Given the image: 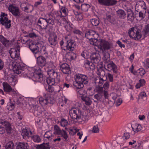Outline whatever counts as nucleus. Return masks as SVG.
<instances>
[{"label":"nucleus","instance_id":"nucleus-1","mask_svg":"<svg viewBox=\"0 0 149 149\" xmlns=\"http://www.w3.org/2000/svg\"><path fill=\"white\" fill-rule=\"evenodd\" d=\"M85 37L86 38L90 40L93 44L95 45H96L97 40V38L98 37V34L92 30H90L87 31L85 33Z\"/></svg>","mask_w":149,"mask_h":149},{"label":"nucleus","instance_id":"nucleus-2","mask_svg":"<svg viewBox=\"0 0 149 149\" xmlns=\"http://www.w3.org/2000/svg\"><path fill=\"white\" fill-rule=\"evenodd\" d=\"M96 46H97L102 52H104V51L110 49L112 47V45L107 41L102 40L100 41H97Z\"/></svg>","mask_w":149,"mask_h":149},{"label":"nucleus","instance_id":"nucleus-3","mask_svg":"<svg viewBox=\"0 0 149 149\" xmlns=\"http://www.w3.org/2000/svg\"><path fill=\"white\" fill-rule=\"evenodd\" d=\"M12 66L13 71L15 73L17 74L21 73L22 71L24 70L25 68L22 63L16 61H14L12 63Z\"/></svg>","mask_w":149,"mask_h":149},{"label":"nucleus","instance_id":"nucleus-4","mask_svg":"<svg viewBox=\"0 0 149 149\" xmlns=\"http://www.w3.org/2000/svg\"><path fill=\"white\" fill-rule=\"evenodd\" d=\"M81 113V111L78 108H73L69 111V115L71 118L74 121H77Z\"/></svg>","mask_w":149,"mask_h":149},{"label":"nucleus","instance_id":"nucleus-5","mask_svg":"<svg viewBox=\"0 0 149 149\" xmlns=\"http://www.w3.org/2000/svg\"><path fill=\"white\" fill-rule=\"evenodd\" d=\"M0 22L1 23L4 25L6 28H10L11 26V21L8 20L7 17V15L5 13H2L1 15Z\"/></svg>","mask_w":149,"mask_h":149},{"label":"nucleus","instance_id":"nucleus-6","mask_svg":"<svg viewBox=\"0 0 149 149\" xmlns=\"http://www.w3.org/2000/svg\"><path fill=\"white\" fill-rule=\"evenodd\" d=\"M130 37L135 40H139L141 37V34L136 28H131L130 29L128 32Z\"/></svg>","mask_w":149,"mask_h":149},{"label":"nucleus","instance_id":"nucleus-7","mask_svg":"<svg viewBox=\"0 0 149 149\" xmlns=\"http://www.w3.org/2000/svg\"><path fill=\"white\" fill-rule=\"evenodd\" d=\"M54 134H55L60 135L63 137L64 139L66 140L68 136L66 132L64 130H61L59 127L57 125H55L54 127Z\"/></svg>","mask_w":149,"mask_h":149},{"label":"nucleus","instance_id":"nucleus-8","mask_svg":"<svg viewBox=\"0 0 149 149\" xmlns=\"http://www.w3.org/2000/svg\"><path fill=\"white\" fill-rule=\"evenodd\" d=\"M104 67L106 70L109 71L112 70L113 73H116L117 72L116 66L113 62H111L110 63H105L104 65Z\"/></svg>","mask_w":149,"mask_h":149},{"label":"nucleus","instance_id":"nucleus-9","mask_svg":"<svg viewBox=\"0 0 149 149\" xmlns=\"http://www.w3.org/2000/svg\"><path fill=\"white\" fill-rule=\"evenodd\" d=\"M25 42L29 43V47L32 52L35 54V56L36 57V54L39 53V48L38 46L34 42L32 41H29L28 40Z\"/></svg>","mask_w":149,"mask_h":149},{"label":"nucleus","instance_id":"nucleus-10","mask_svg":"<svg viewBox=\"0 0 149 149\" xmlns=\"http://www.w3.org/2000/svg\"><path fill=\"white\" fill-rule=\"evenodd\" d=\"M8 9L9 11L14 16L17 17L20 16L21 13L18 7L13 6V5H10L9 6Z\"/></svg>","mask_w":149,"mask_h":149},{"label":"nucleus","instance_id":"nucleus-11","mask_svg":"<svg viewBox=\"0 0 149 149\" xmlns=\"http://www.w3.org/2000/svg\"><path fill=\"white\" fill-rule=\"evenodd\" d=\"M67 44L66 45V49H63L64 50L73 51L76 47V43L72 40H67Z\"/></svg>","mask_w":149,"mask_h":149},{"label":"nucleus","instance_id":"nucleus-12","mask_svg":"<svg viewBox=\"0 0 149 149\" xmlns=\"http://www.w3.org/2000/svg\"><path fill=\"white\" fill-rule=\"evenodd\" d=\"M46 18L40 17L37 22V25L41 29L46 30L47 29V24Z\"/></svg>","mask_w":149,"mask_h":149},{"label":"nucleus","instance_id":"nucleus-13","mask_svg":"<svg viewBox=\"0 0 149 149\" xmlns=\"http://www.w3.org/2000/svg\"><path fill=\"white\" fill-rule=\"evenodd\" d=\"M98 1L100 4L107 6L115 5L117 2L116 0H98Z\"/></svg>","mask_w":149,"mask_h":149},{"label":"nucleus","instance_id":"nucleus-14","mask_svg":"<svg viewBox=\"0 0 149 149\" xmlns=\"http://www.w3.org/2000/svg\"><path fill=\"white\" fill-rule=\"evenodd\" d=\"M75 78L83 84H86L88 82V78L86 75L78 74L76 75Z\"/></svg>","mask_w":149,"mask_h":149},{"label":"nucleus","instance_id":"nucleus-15","mask_svg":"<svg viewBox=\"0 0 149 149\" xmlns=\"http://www.w3.org/2000/svg\"><path fill=\"white\" fill-rule=\"evenodd\" d=\"M32 80L35 81H38L40 82H42L44 77L43 74L41 72H36L34 73L32 77Z\"/></svg>","mask_w":149,"mask_h":149},{"label":"nucleus","instance_id":"nucleus-16","mask_svg":"<svg viewBox=\"0 0 149 149\" xmlns=\"http://www.w3.org/2000/svg\"><path fill=\"white\" fill-rule=\"evenodd\" d=\"M60 69L64 74H70L71 73L70 68L69 65L67 63L62 64L61 65Z\"/></svg>","mask_w":149,"mask_h":149},{"label":"nucleus","instance_id":"nucleus-17","mask_svg":"<svg viewBox=\"0 0 149 149\" xmlns=\"http://www.w3.org/2000/svg\"><path fill=\"white\" fill-rule=\"evenodd\" d=\"M90 59L92 62H93L94 63L97 64L100 61V55L98 53L92 54L90 56Z\"/></svg>","mask_w":149,"mask_h":149},{"label":"nucleus","instance_id":"nucleus-18","mask_svg":"<svg viewBox=\"0 0 149 149\" xmlns=\"http://www.w3.org/2000/svg\"><path fill=\"white\" fill-rule=\"evenodd\" d=\"M37 61L38 64L42 67L45 66L47 63L46 58L43 56L37 57Z\"/></svg>","mask_w":149,"mask_h":149},{"label":"nucleus","instance_id":"nucleus-19","mask_svg":"<svg viewBox=\"0 0 149 149\" xmlns=\"http://www.w3.org/2000/svg\"><path fill=\"white\" fill-rule=\"evenodd\" d=\"M9 53L11 57L15 60H17L19 58V54L17 52L16 49L14 48H11L9 51Z\"/></svg>","mask_w":149,"mask_h":149},{"label":"nucleus","instance_id":"nucleus-20","mask_svg":"<svg viewBox=\"0 0 149 149\" xmlns=\"http://www.w3.org/2000/svg\"><path fill=\"white\" fill-rule=\"evenodd\" d=\"M47 74L50 77H56V79L57 80L58 82H59L60 79L58 76V74L53 69H50L48 70Z\"/></svg>","mask_w":149,"mask_h":149},{"label":"nucleus","instance_id":"nucleus-21","mask_svg":"<svg viewBox=\"0 0 149 149\" xmlns=\"http://www.w3.org/2000/svg\"><path fill=\"white\" fill-rule=\"evenodd\" d=\"M106 18L108 21L113 24L116 23L115 19L113 17L111 13L108 11L106 14Z\"/></svg>","mask_w":149,"mask_h":149},{"label":"nucleus","instance_id":"nucleus-22","mask_svg":"<svg viewBox=\"0 0 149 149\" xmlns=\"http://www.w3.org/2000/svg\"><path fill=\"white\" fill-rule=\"evenodd\" d=\"M57 37L56 36H50L48 38V41L49 43L52 46H55L56 45Z\"/></svg>","mask_w":149,"mask_h":149},{"label":"nucleus","instance_id":"nucleus-23","mask_svg":"<svg viewBox=\"0 0 149 149\" xmlns=\"http://www.w3.org/2000/svg\"><path fill=\"white\" fill-rule=\"evenodd\" d=\"M66 59L70 61H71L75 59L76 57V55L72 51L67 52L65 54Z\"/></svg>","mask_w":149,"mask_h":149},{"label":"nucleus","instance_id":"nucleus-24","mask_svg":"<svg viewBox=\"0 0 149 149\" xmlns=\"http://www.w3.org/2000/svg\"><path fill=\"white\" fill-rule=\"evenodd\" d=\"M73 86L77 89H81L84 87V84L77 79L76 78L73 82Z\"/></svg>","mask_w":149,"mask_h":149},{"label":"nucleus","instance_id":"nucleus-25","mask_svg":"<svg viewBox=\"0 0 149 149\" xmlns=\"http://www.w3.org/2000/svg\"><path fill=\"white\" fill-rule=\"evenodd\" d=\"M49 144V142L43 143L40 145H36V148L37 149H50Z\"/></svg>","mask_w":149,"mask_h":149},{"label":"nucleus","instance_id":"nucleus-26","mask_svg":"<svg viewBox=\"0 0 149 149\" xmlns=\"http://www.w3.org/2000/svg\"><path fill=\"white\" fill-rule=\"evenodd\" d=\"M0 41L6 47L9 46L10 45L9 41L2 35H0Z\"/></svg>","mask_w":149,"mask_h":149},{"label":"nucleus","instance_id":"nucleus-27","mask_svg":"<svg viewBox=\"0 0 149 149\" xmlns=\"http://www.w3.org/2000/svg\"><path fill=\"white\" fill-rule=\"evenodd\" d=\"M55 77L51 78V77L47 78L46 80V82L48 85L52 86L53 85H56L55 84L56 83H57L58 81L55 79Z\"/></svg>","mask_w":149,"mask_h":149},{"label":"nucleus","instance_id":"nucleus-28","mask_svg":"<svg viewBox=\"0 0 149 149\" xmlns=\"http://www.w3.org/2000/svg\"><path fill=\"white\" fill-rule=\"evenodd\" d=\"M22 131V132L21 134L24 139H26L29 137L30 133H31V134H32V132L30 130L26 128H23Z\"/></svg>","mask_w":149,"mask_h":149},{"label":"nucleus","instance_id":"nucleus-29","mask_svg":"<svg viewBox=\"0 0 149 149\" xmlns=\"http://www.w3.org/2000/svg\"><path fill=\"white\" fill-rule=\"evenodd\" d=\"M1 123L5 127L7 133H10L12 128L10 123L7 121H5L3 122H1Z\"/></svg>","mask_w":149,"mask_h":149},{"label":"nucleus","instance_id":"nucleus-30","mask_svg":"<svg viewBox=\"0 0 149 149\" xmlns=\"http://www.w3.org/2000/svg\"><path fill=\"white\" fill-rule=\"evenodd\" d=\"M33 113L35 116H40L42 110L40 107L35 105L33 107Z\"/></svg>","mask_w":149,"mask_h":149},{"label":"nucleus","instance_id":"nucleus-31","mask_svg":"<svg viewBox=\"0 0 149 149\" xmlns=\"http://www.w3.org/2000/svg\"><path fill=\"white\" fill-rule=\"evenodd\" d=\"M28 144L26 143L20 142L16 147V149H28Z\"/></svg>","mask_w":149,"mask_h":149},{"label":"nucleus","instance_id":"nucleus-32","mask_svg":"<svg viewBox=\"0 0 149 149\" xmlns=\"http://www.w3.org/2000/svg\"><path fill=\"white\" fill-rule=\"evenodd\" d=\"M3 85L4 91L7 93H10L12 91V88L11 86L6 82H3Z\"/></svg>","mask_w":149,"mask_h":149},{"label":"nucleus","instance_id":"nucleus-33","mask_svg":"<svg viewBox=\"0 0 149 149\" xmlns=\"http://www.w3.org/2000/svg\"><path fill=\"white\" fill-rule=\"evenodd\" d=\"M47 95V94L44 93L43 97L45 98V99L42 97H40L39 98V102L41 105L43 106L47 104V101L46 99V96Z\"/></svg>","mask_w":149,"mask_h":149},{"label":"nucleus","instance_id":"nucleus-34","mask_svg":"<svg viewBox=\"0 0 149 149\" xmlns=\"http://www.w3.org/2000/svg\"><path fill=\"white\" fill-rule=\"evenodd\" d=\"M93 62L86 60L85 62V65L88 67L91 70H93L95 68V66Z\"/></svg>","mask_w":149,"mask_h":149},{"label":"nucleus","instance_id":"nucleus-35","mask_svg":"<svg viewBox=\"0 0 149 149\" xmlns=\"http://www.w3.org/2000/svg\"><path fill=\"white\" fill-rule=\"evenodd\" d=\"M117 16L120 19H124L126 17V14L125 11L120 9L117 11Z\"/></svg>","mask_w":149,"mask_h":149},{"label":"nucleus","instance_id":"nucleus-36","mask_svg":"<svg viewBox=\"0 0 149 149\" xmlns=\"http://www.w3.org/2000/svg\"><path fill=\"white\" fill-rule=\"evenodd\" d=\"M82 100L85 102V104L87 105H91L92 103V101L91 99L89 97L85 96L81 97Z\"/></svg>","mask_w":149,"mask_h":149},{"label":"nucleus","instance_id":"nucleus-37","mask_svg":"<svg viewBox=\"0 0 149 149\" xmlns=\"http://www.w3.org/2000/svg\"><path fill=\"white\" fill-rule=\"evenodd\" d=\"M133 130L135 132H137L140 131L141 129V127L140 125L136 124L135 125L132 126Z\"/></svg>","mask_w":149,"mask_h":149},{"label":"nucleus","instance_id":"nucleus-38","mask_svg":"<svg viewBox=\"0 0 149 149\" xmlns=\"http://www.w3.org/2000/svg\"><path fill=\"white\" fill-rule=\"evenodd\" d=\"M79 119L77 121L82 122V121H87L88 119V117L87 116L83 115L81 114V112L80 113V114L79 117Z\"/></svg>","mask_w":149,"mask_h":149},{"label":"nucleus","instance_id":"nucleus-39","mask_svg":"<svg viewBox=\"0 0 149 149\" xmlns=\"http://www.w3.org/2000/svg\"><path fill=\"white\" fill-rule=\"evenodd\" d=\"M102 96V94L100 93H98L94 95L93 99L94 102H97L98 101L100 100Z\"/></svg>","mask_w":149,"mask_h":149},{"label":"nucleus","instance_id":"nucleus-40","mask_svg":"<svg viewBox=\"0 0 149 149\" xmlns=\"http://www.w3.org/2000/svg\"><path fill=\"white\" fill-rule=\"evenodd\" d=\"M97 73L98 76L100 77H104L105 75L104 70L102 68H100L97 70Z\"/></svg>","mask_w":149,"mask_h":149},{"label":"nucleus","instance_id":"nucleus-41","mask_svg":"<svg viewBox=\"0 0 149 149\" xmlns=\"http://www.w3.org/2000/svg\"><path fill=\"white\" fill-rule=\"evenodd\" d=\"M46 20L47 22V24L48 23L52 25H53L54 24V20L53 18L52 15H50L49 16V17L46 18Z\"/></svg>","mask_w":149,"mask_h":149},{"label":"nucleus","instance_id":"nucleus-42","mask_svg":"<svg viewBox=\"0 0 149 149\" xmlns=\"http://www.w3.org/2000/svg\"><path fill=\"white\" fill-rule=\"evenodd\" d=\"M47 95L46 96L47 100V104L48 103L53 104L55 102V100L53 97L49 96L47 94Z\"/></svg>","mask_w":149,"mask_h":149},{"label":"nucleus","instance_id":"nucleus-43","mask_svg":"<svg viewBox=\"0 0 149 149\" xmlns=\"http://www.w3.org/2000/svg\"><path fill=\"white\" fill-rule=\"evenodd\" d=\"M90 7V6L89 4L84 3L81 5V9L83 11H86L88 10Z\"/></svg>","mask_w":149,"mask_h":149},{"label":"nucleus","instance_id":"nucleus-44","mask_svg":"<svg viewBox=\"0 0 149 149\" xmlns=\"http://www.w3.org/2000/svg\"><path fill=\"white\" fill-rule=\"evenodd\" d=\"M149 32V24H148L145 26L143 31V33H144V36L145 37H146L148 35Z\"/></svg>","mask_w":149,"mask_h":149},{"label":"nucleus","instance_id":"nucleus-45","mask_svg":"<svg viewBox=\"0 0 149 149\" xmlns=\"http://www.w3.org/2000/svg\"><path fill=\"white\" fill-rule=\"evenodd\" d=\"M31 139L35 142L39 143L41 141L40 137L38 135H34L31 137Z\"/></svg>","mask_w":149,"mask_h":149},{"label":"nucleus","instance_id":"nucleus-46","mask_svg":"<svg viewBox=\"0 0 149 149\" xmlns=\"http://www.w3.org/2000/svg\"><path fill=\"white\" fill-rule=\"evenodd\" d=\"M14 148V144L12 141H10L5 146L6 149H13Z\"/></svg>","mask_w":149,"mask_h":149},{"label":"nucleus","instance_id":"nucleus-47","mask_svg":"<svg viewBox=\"0 0 149 149\" xmlns=\"http://www.w3.org/2000/svg\"><path fill=\"white\" fill-rule=\"evenodd\" d=\"M91 22L93 25L94 26H97L100 23L99 20L95 18L91 19Z\"/></svg>","mask_w":149,"mask_h":149},{"label":"nucleus","instance_id":"nucleus-48","mask_svg":"<svg viewBox=\"0 0 149 149\" xmlns=\"http://www.w3.org/2000/svg\"><path fill=\"white\" fill-rule=\"evenodd\" d=\"M44 136L45 138H46L49 139L52 137L53 136L51 133V131H47L45 133Z\"/></svg>","mask_w":149,"mask_h":149},{"label":"nucleus","instance_id":"nucleus-49","mask_svg":"<svg viewBox=\"0 0 149 149\" xmlns=\"http://www.w3.org/2000/svg\"><path fill=\"white\" fill-rule=\"evenodd\" d=\"M46 90L48 92L52 93L54 91L53 88L50 85H47L45 86Z\"/></svg>","mask_w":149,"mask_h":149},{"label":"nucleus","instance_id":"nucleus-50","mask_svg":"<svg viewBox=\"0 0 149 149\" xmlns=\"http://www.w3.org/2000/svg\"><path fill=\"white\" fill-rule=\"evenodd\" d=\"M68 121L64 118L61 119L60 121L61 125V126L65 127L68 124Z\"/></svg>","mask_w":149,"mask_h":149},{"label":"nucleus","instance_id":"nucleus-51","mask_svg":"<svg viewBox=\"0 0 149 149\" xmlns=\"http://www.w3.org/2000/svg\"><path fill=\"white\" fill-rule=\"evenodd\" d=\"M81 55L84 58L87 59L89 57V53L86 50H84L81 53Z\"/></svg>","mask_w":149,"mask_h":149},{"label":"nucleus","instance_id":"nucleus-52","mask_svg":"<svg viewBox=\"0 0 149 149\" xmlns=\"http://www.w3.org/2000/svg\"><path fill=\"white\" fill-rule=\"evenodd\" d=\"M15 104L9 102L8 103L7 106V108L8 110H12L14 109L15 108Z\"/></svg>","mask_w":149,"mask_h":149},{"label":"nucleus","instance_id":"nucleus-53","mask_svg":"<svg viewBox=\"0 0 149 149\" xmlns=\"http://www.w3.org/2000/svg\"><path fill=\"white\" fill-rule=\"evenodd\" d=\"M68 10L65 7L63 6L61 7L60 11L63 13L65 16H66L68 15Z\"/></svg>","mask_w":149,"mask_h":149},{"label":"nucleus","instance_id":"nucleus-54","mask_svg":"<svg viewBox=\"0 0 149 149\" xmlns=\"http://www.w3.org/2000/svg\"><path fill=\"white\" fill-rule=\"evenodd\" d=\"M92 131L93 133H98L99 132V128L98 125H97L93 126Z\"/></svg>","mask_w":149,"mask_h":149},{"label":"nucleus","instance_id":"nucleus-55","mask_svg":"<svg viewBox=\"0 0 149 149\" xmlns=\"http://www.w3.org/2000/svg\"><path fill=\"white\" fill-rule=\"evenodd\" d=\"M46 48L45 46H42V48H41L40 51L41 53H42V54L44 55H45V56L46 57L47 56V54L45 52Z\"/></svg>","mask_w":149,"mask_h":149},{"label":"nucleus","instance_id":"nucleus-56","mask_svg":"<svg viewBox=\"0 0 149 149\" xmlns=\"http://www.w3.org/2000/svg\"><path fill=\"white\" fill-rule=\"evenodd\" d=\"M96 90L98 93H100L103 95V92L104 91L102 87H100L99 86L96 87Z\"/></svg>","mask_w":149,"mask_h":149},{"label":"nucleus","instance_id":"nucleus-57","mask_svg":"<svg viewBox=\"0 0 149 149\" xmlns=\"http://www.w3.org/2000/svg\"><path fill=\"white\" fill-rule=\"evenodd\" d=\"M104 81L103 78H99L98 79H97L95 80V83L97 81L99 85L100 86H101L104 83Z\"/></svg>","mask_w":149,"mask_h":149},{"label":"nucleus","instance_id":"nucleus-58","mask_svg":"<svg viewBox=\"0 0 149 149\" xmlns=\"http://www.w3.org/2000/svg\"><path fill=\"white\" fill-rule=\"evenodd\" d=\"M146 93L144 92H141L139 94L138 97V99H143L144 97H146Z\"/></svg>","mask_w":149,"mask_h":149},{"label":"nucleus","instance_id":"nucleus-59","mask_svg":"<svg viewBox=\"0 0 149 149\" xmlns=\"http://www.w3.org/2000/svg\"><path fill=\"white\" fill-rule=\"evenodd\" d=\"M144 65L146 69H148L149 68V59H146L144 62H143Z\"/></svg>","mask_w":149,"mask_h":149},{"label":"nucleus","instance_id":"nucleus-60","mask_svg":"<svg viewBox=\"0 0 149 149\" xmlns=\"http://www.w3.org/2000/svg\"><path fill=\"white\" fill-rule=\"evenodd\" d=\"M128 19L129 20H132L134 19V13L133 12H131L130 14H128L127 15Z\"/></svg>","mask_w":149,"mask_h":149},{"label":"nucleus","instance_id":"nucleus-61","mask_svg":"<svg viewBox=\"0 0 149 149\" xmlns=\"http://www.w3.org/2000/svg\"><path fill=\"white\" fill-rule=\"evenodd\" d=\"M31 7H32V6L31 5H27L26 7L22 8V10L25 12H28V11H27Z\"/></svg>","mask_w":149,"mask_h":149},{"label":"nucleus","instance_id":"nucleus-62","mask_svg":"<svg viewBox=\"0 0 149 149\" xmlns=\"http://www.w3.org/2000/svg\"><path fill=\"white\" fill-rule=\"evenodd\" d=\"M109 81L110 82H112L113 81V75L109 73H107Z\"/></svg>","mask_w":149,"mask_h":149},{"label":"nucleus","instance_id":"nucleus-63","mask_svg":"<svg viewBox=\"0 0 149 149\" xmlns=\"http://www.w3.org/2000/svg\"><path fill=\"white\" fill-rule=\"evenodd\" d=\"M122 103L121 99L119 98L117 100L116 104V106H118Z\"/></svg>","mask_w":149,"mask_h":149},{"label":"nucleus","instance_id":"nucleus-64","mask_svg":"<svg viewBox=\"0 0 149 149\" xmlns=\"http://www.w3.org/2000/svg\"><path fill=\"white\" fill-rule=\"evenodd\" d=\"M29 37L34 38L37 37V35L34 33H31L29 34L28 36Z\"/></svg>","mask_w":149,"mask_h":149}]
</instances>
